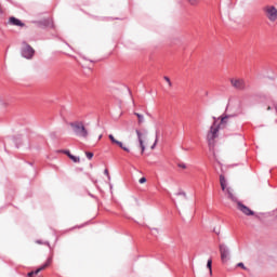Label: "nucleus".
<instances>
[{
    "label": "nucleus",
    "mask_w": 277,
    "mask_h": 277,
    "mask_svg": "<svg viewBox=\"0 0 277 277\" xmlns=\"http://www.w3.org/2000/svg\"><path fill=\"white\" fill-rule=\"evenodd\" d=\"M157 136H153L148 134L147 132H143L140 134V148H141V155H144L145 153H148L149 150H155V147L157 146Z\"/></svg>",
    "instance_id": "nucleus-1"
},
{
    "label": "nucleus",
    "mask_w": 277,
    "mask_h": 277,
    "mask_svg": "<svg viewBox=\"0 0 277 277\" xmlns=\"http://www.w3.org/2000/svg\"><path fill=\"white\" fill-rule=\"evenodd\" d=\"M230 122V117L225 116L221 118L220 124H217V120L214 118V122L210 128V131L208 132L207 140L209 144H213L215 138L217 137V133L220 129H224L228 123Z\"/></svg>",
    "instance_id": "nucleus-2"
},
{
    "label": "nucleus",
    "mask_w": 277,
    "mask_h": 277,
    "mask_svg": "<svg viewBox=\"0 0 277 277\" xmlns=\"http://www.w3.org/2000/svg\"><path fill=\"white\" fill-rule=\"evenodd\" d=\"M227 198L232 200V202L236 203V209L243 213V215H254V211H252L249 207L239 201L237 195H235V192H233V189L230 188H227Z\"/></svg>",
    "instance_id": "nucleus-3"
},
{
    "label": "nucleus",
    "mask_w": 277,
    "mask_h": 277,
    "mask_svg": "<svg viewBox=\"0 0 277 277\" xmlns=\"http://www.w3.org/2000/svg\"><path fill=\"white\" fill-rule=\"evenodd\" d=\"M262 12L265 16V18H267V21H269V23H276L277 21V6L274 4H266L262 8Z\"/></svg>",
    "instance_id": "nucleus-4"
},
{
    "label": "nucleus",
    "mask_w": 277,
    "mask_h": 277,
    "mask_svg": "<svg viewBox=\"0 0 277 277\" xmlns=\"http://www.w3.org/2000/svg\"><path fill=\"white\" fill-rule=\"evenodd\" d=\"M70 127L74 133L78 135V137H88L89 132L88 129H85V126L82 123V121L71 122Z\"/></svg>",
    "instance_id": "nucleus-5"
},
{
    "label": "nucleus",
    "mask_w": 277,
    "mask_h": 277,
    "mask_svg": "<svg viewBox=\"0 0 277 277\" xmlns=\"http://www.w3.org/2000/svg\"><path fill=\"white\" fill-rule=\"evenodd\" d=\"M35 54L36 50H34V48L29 45L27 42H23L22 56H24L25 60H32Z\"/></svg>",
    "instance_id": "nucleus-6"
},
{
    "label": "nucleus",
    "mask_w": 277,
    "mask_h": 277,
    "mask_svg": "<svg viewBox=\"0 0 277 277\" xmlns=\"http://www.w3.org/2000/svg\"><path fill=\"white\" fill-rule=\"evenodd\" d=\"M232 87H234L235 90L243 91L246 90V80L239 79V78H233L230 80Z\"/></svg>",
    "instance_id": "nucleus-7"
},
{
    "label": "nucleus",
    "mask_w": 277,
    "mask_h": 277,
    "mask_svg": "<svg viewBox=\"0 0 277 277\" xmlns=\"http://www.w3.org/2000/svg\"><path fill=\"white\" fill-rule=\"evenodd\" d=\"M51 259H48V261L42 265L40 266L37 271L35 272H30L28 273V277H34V276H38V274H40V272H43V269H47V267H49V265H51Z\"/></svg>",
    "instance_id": "nucleus-8"
},
{
    "label": "nucleus",
    "mask_w": 277,
    "mask_h": 277,
    "mask_svg": "<svg viewBox=\"0 0 277 277\" xmlns=\"http://www.w3.org/2000/svg\"><path fill=\"white\" fill-rule=\"evenodd\" d=\"M220 254L222 263H226L228 261V249L224 245H220Z\"/></svg>",
    "instance_id": "nucleus-9"
},
{
    "label": "nucleus",
    "mask_w": 277,
    "mask_h": 277,
    "mask_svg": "<svg viewBox=\"0 0 277 277\" xmlns=\"http://www.w3.org/2000/svg\"><path fill=\"white\" fill-rule=\"evenodd\" d=\"M9 25H13L14 27H25V23L14 16L9 18Z\"/></svg>",
    "instance_id": "nucleus-10"
},
{
    "label": "nucleus",
    "mask_w": 277,
    "mask_h": 277,
    "mask_svg": "<svg viewBox=\"0 0 277 277\" xmlns=\"http://www.w3.org/2000/svg\"><path fill=\"white\" fill-rule=\"evenodd\" d=\"M108 137L113 144H117L119 148H122V150H126V153H129V148L124 147V144H122V142L116 140V137H114V134H109Z\"/></svg>",
    "instance_id": "nucleus-11"
},
{
    "label": "nucleus",
    "mask_w": 277,
    "mask_h": 277,
    "mask_svg": "<svg viewBox=\"0 0 277 277\" xmlns=\"http://www.w3.org/2000/svg\"><path fill=\"white\" fill-rule=\"evenodd\" d=\"M220 185H221L222 192H225V194L228 196V189H233V188L226 187L227 185L226 177L223 174L220 175Z\"/></svg>",
    "instance_id": "nucleus-12"
},
{
    "label": "nucleus",
    "mask_w": 277,
    "mask_h": 277,
    "mask_svg": "<svg viewBox=\"0 0 277 277\" xmlns=\"http://www.w3.org/2000/svg\"><path fill=\"white\" fill-rule=\"evenodd\" d=\"M212 265H213V260H208L207 262V267L210 272V276H213V268H212Z\"/></svg>",
    "instance_id": "nucleus-13"
},
{
    "label": "nucleus",
    "mask_w": 277,
    "mask_h": 277,
    "mask_svg": "<svg viewBox=\"0 0 277 277\" xmlns=\"http://www.w3.org/2000/svg\"><path fill=\"white\" fill-rule=\"evenodd\" d=\"M69 159L71 161H74V163H80L81 162V158L75 156V155H69Z\"/></svg>",
    "instance_id": "nucleus-14"
},
{
    "label": "nucleus",
    "mask_w": 277,
    "mask_h": 277,
    "mask_svg": "<svg viewBox=\"0 0 277 277\" xmlns=\"http://www.w3.org/2000/svg\"><path fill=\"white\" fill-rule=\"evenodd\" d=\"M186 1H187V3H189V5H194V6H196L200 3V0H186Z\"/></svg>",
    "instance_id": "nucleus-15"
},
{
    "label": "nucleus",
    "mask_w": 277,
    "mask_h": 277,
    "mask_svg": "<svg viewBox=\"0 0 277 277\" xmlns=\"http://www.w3.org/2000/svg\"><path fill=\"white\" fill-rule=\"evenodd\" d=\"M87 159H92V157H94V154L92 151H87Z\"/></svg>",
    "instance_id": "nucleus-16"
},
{
    "label": "nucleus",
    "mask_w": 277,
    "mask_h": 277,
    "mask_svg": "<svg viewBox=\"0 0 277 277\" xmlns=\"http://www.w3.org/2000/svg\"><path fill=\"white\" fill-rule=\"evenodd\" d=\"M164 81H167L169 88H172V81H170V78L169 77H164Z\"/></svg>",
    "instance_id": "nucleus-17"
},
{
    "label": "nucleus",
    "mask_w": 277,
    "mask_h": 277,
    "mask_svg": "<svg viewBox=\"0 0 277 277\" xmlns=\"http://www.w3.org/2000/svg\"><path fill=\"white\" fill-rule=\"evenodd\" d=\"M237 267H241V269H248V267H246V265H243V263L242 262H239L238 264H237Z\"/></svg>",
    "instance_id": "nucleus-18"
},
{
    "label": "nucleus",
    "mask_w": 277,
    "mask_h": 277,
    "mask_svg": "<svg viewBox=\"0 0 277 277\" xmlns=\"http://www.w3.org/2000/svg\"><path fill=\"white\" fill-rule=\"evenodd\" d=\"M104 174H105L106 176H108V179H109V170H108V169H105V170H104Z\"/></svg>",
    "instance_id": "nucleus-19"
},
{
    "label": "nucleus",
    "mask_w": 277,
    "mask_h": 277,
    "mask_svg": "<svg viewBox=\"0 0 277 277\" xmlns=\"http://www.w3.org/2000/svg\"><path fill=\"white\" fill-rule=\"evenodd\" d=\"M140 183H146V177H141Z\"/></svg>",
    "instance_id": "nucleus-20"
},
{
    "label": "nucleus",
    "mask_w": 277,
    "mask_h": 277,
    "mask_svg": "<svg viewBox=\"0 0 277 277\" xmlns=\"http://www.w3.org/2000/svg\"><path fill=\"white\" fill-rule=\"evenodd\" d=\"M64 153H65V155H67V157H69V158H70V155H72V154H70V151H68V150H65Z\"/></svg>",
    "instance_id": "nucleus-21"
},
{
    "label": "nucleus",
    "mask_w": 277,
    "mask_h": 277,
    "mask_svg": "<svg viewBox=\"0 0 277 277\" xmlns=\"http://www.w3.org/2000/svg\"><path fill=\"white\" fill-rule=\"evenodd\" d=\"M180 168H182L183 170H185L187 168V166L185 164H180Z\"/></svg>",
    "instance_id": "nucleus-22"
},
{
    "label": "nucleus",
    "mask_w": 277,
    "mask_h": 277,
    "mask_svg": "<svg viewBox=\"0 0 277 277\" xmlns=\"http://www.w3.org/2000/svg\"><path fill=\"white\" fill-rule=\"evenodd\" d=\"M136 135L137 137H140V130H136Z\"/></svg>",
    "instance_id": "nucleus-23"
},
{
    "label": "nucleus",
    "mask_w": 277,
    "mask_h": 277,
    "mask_svg": "<svg viewBox=\"0 0 277 277\" xmlns=\"http://www.w3.org/2000/svg\"><path fill=\"white\" fill-rule=\"evenodd\" d=\"M269 110H272V106H268V107H267V111H269Z\"/></svg>",
    "instance_id": "nucleus-24"
},
{
    "label": "nucleus",
    "mask_w": 277,
    "mask_h": 277,
    "mask_svg": "<svg viewBox=\"0 0 277 277\" xmlns=\"http://www.w3.org/2000/svg\"><path fill=\"white\" fill-rule=\"evenodd\" d=\"M103 138V134H101L100 136H98V140H102Z\"/></svg>",
    "instance_id": "nucleus-25"
},
{
    "label": "nucleus",
    "mask_w": 277,
    "mask_h": 277,
    "mask_svg": "<svg viewBox=\"0 0 277 277\" xmlns=\"http://www.w3.org/2000/svg\"><path fill=\"white\" fill-rule=\"evenodd\" d=\"M36 243H42V241L41 240H37Z\"/></svg>",
    "instance_id": "nucleus-26"
},
{
    "label": "nucleus",
    "mask_w": 277,
    "mask_h": 277,
    "mask_svg": "<svg viewBox=\"0 0 277 277\" xmlns=\"http://www.w3.org/2000/svg\"><path fill=\"white\" fill-rule=\"evenodd\" d=\"M135 116H137V118H140V115L137 113H135Z\"/></svg>",
    "instance_id": "nucleus-27"
},
{
    "label": "nucleus",
    "mask_w": 277,
    "mask_h": 277,
    "mask_svg": "<svg viewBox=\"0 0 277 277\" xmlns=\"http://www.w3.org/2000/svg\"><path fill=\"white\" fill-rule=\"evenodd\" d=\"M140 119L142 120V116H140Z\"/></svg>",
    "instance_id": "nucleus-28"
}]
</instances>
